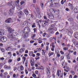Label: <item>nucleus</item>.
Here are the masks:
<instances>
[{"mask_svg": "<svg viewBox=\"0 0 78 78\" xmlns=\"http://www.w3.org/2000/svg\"><path fill=\"white\" fill-rule=\"evenodd\" d=\"M51 1H49L47 2V3L49 4V5H50L51 6V5H53L52 4H51Z\"/></svg>", "mask_w": 78, "mask_h": 78, "instance_id": "nucleus-23", "label": "nucleus"}, {"mask_svg": "<svg viewBox=\"0 0 78 78\" xmlns=\"http://www.w3.org/2000/svg\"><path fill=\"white\" fill-rule=\"evenodd\" d=\"M63 50H65L66 51L67 50H68V48L67 47H65L63 48Z\"/></svg>", "mask_w": 78, "mask_h": 78, "instance_id": "nucleus-37", "label": "nucleus"}, {"mask_svg": "<svg viewBox=\"0 0 78 78\" xmlns=\"http://www.w3.org/2000/svg\"><path fill=\"white\" fill-rule=\"evenodd\" d=\"M35 36H36V35L35 34H34L32 37V39H33L34 38V37H35Z\"/></svg>", "mask_w": 78, "mask_h": 78, "instance_id": "nucleus-52", "label": "nucleus"}, {"mask_svg": "<svg viewBox=\"0 0 78 78\" xmlns=\"http://www.w3.org/2000/svg\"><path fill=\"white\" fill-rule=\"evenodd\" d=\"M73 27H76L78 28V24H76L75 23H73V25H72Z\"/></svg>", "mask_w": 78, "mask_h": 78, "instance_id": "nucleus-21", "label": "nucleus"}, {"mask_svg": "<svg viewBox=\"0 0 78 78\" xmlns=\"http://www.w3.org/2000/svg\"><path fill=\"white\" fill-rule=\"evenodd\" d=\"M21 70H23V67L22 66H21L20 67Z\"/></svg>", "mask_w": 78, "mask_h": 78, "instance_id": "nucleus-31", "label": "nucleus"}, {"mask_svg": "<svg viewBox=\"0 0 78 78\" xmlns=\"http://www.w3.org/2000/svg\"><path fill=\"white\" fill-rule=\"evenodd\" d=\"M24 12L27 15H28V14H29V12H28V11L27 9H25L24 10Z\"/></svg>", "mask_w": 78, "mask_h": 78, "instance_id": "nucleus-18", "label": "nucleus"}, {"mask_svg": "<svg viewBox=\"0 0 78 78\" xmlns=\"http://www.w3.org/2000/svg\"><path fill=\"white\" fill-rule=\"evenodd\" d=\"M5 22L6 23H9L12 22V21L11 20H6Z\"/></svg>", "mask_w": 78, "mask_h": 78, "instance_id": "nucleus-16", "label": "nucleus"}, {"mask_svg": "<svg viewBox=\"0 0 78 78\" xmlns=\"http://www.w3.org/2000/svg\"><path fill=\"white\" fill-rule=\"evenodd\" d=\"M39 58H40L39 57L37 56L35 58V59L36 60H37V59H39Z\"/></svg>", "mask_w": 78, "mask_h": 78, "instance_id": "nucleus-44", "label": "nucleus"}, {"mask_svg": "<svg viewBox=\"0 0 78 78\" xmlns=\"http://www.w3.org/2000/svg\"><path fill=\"white\" fill-rule=\"evenodd\" d=\"M42 40H39L38 41V42L39 44H41L42 43Z\"/></svg>", "mask_w": 78, "mask_h": 78, "instance_id": "nucleus-32", "label": "nucleus"}, {"mask_svg": "<svg viewBox=\"0 0 78 78\" xmlns=\"http://www.w3.org/2000/svg\"><path fill=\"white\" fill-rule=\"evenodd\" d=\"M64 56H61L60 58L61 62V61H62V60H64Z\"/></svg>", "mask_w": 78, "mask_h": 78, "instance_id": "nucleus-27", "label": "nucleus"}, {"mask_svg": "<svg viewBox=\"0 0 78 78\" xmlns=\"http://www.w3.org/2000/svg\"><path fill=\"white\" fill-rule=\"evenodd\" d=\"M74 35L75 38L78 39V32H76Z\"/></svg>", "mask_w": 78, "mask_h": 78, "instance_id": "nucleus-10", "label": "nucleus"}, {"mask_svg": "<svg viewBox=\"0 0 78 78\" xmlns=\"http://www.w3.org/2000/svg\"><path fill=\"white\" fill-rule=\"evenodd\" d=\"M42 51H43V52L42 53V55H45V50H44L43 49H42Z\"/></svg>", "mask_w": 78, "mask_h": 78, "instance_id": "nucleus-24", "label": "nucleus"}, {"mask_svg": "<svg viewBox=\"0 0 78 78\" xmlns=\"http://www.w3.org/2000/svg\"><path fill=\"white\" fill-rule=\"evenodd\" d=\"M17 61H20V58H18L17 59Z\"/></svg>", "mask_w": 78, "mask_h": 78, "instance_id": "nucleus-62", "label": "nucleus"}, {"mask_svg": "<svg viewBox=\"0 0 78 78\" xmlns=\"http://www.w3.org/2000/svg\"><path fill=\"white\" fill-rule=\"evenodd\" d=\"M40 6H41L42 9H43V8H44V5L43 3H41L40 4Z\"/></svg>", "mask_w": 78, "mask_h": 78, "instance_id": "nucleus-28", "label": "nucleus"}, {"mask_svg": "<svg viewBox=\"0 0 78 78\" xmlns=\"http://www.w3.org/2000/svg\"><path fill=\"white\" fill-rule=\"evenodd\" d=\"M28 60H27L26 62V63H25V66L26 67H27L28 66L27 64H28Z\"/></svg>", "mask_w": 78, "mask_h": 78, "instance_id": "nucleus-26", "label": "nucleus"}, {"mask_svg": "<svg viewBox=\"0 0 78 78\" xmlns=\"http://www.w3.org/2000/svg\"><path fill=\"white\" fill-rule=\"evenodd\" d=\"M10 75H12V71H10L9 72Z\"/></svg>", "mask_w": 78, "mask_h": 78, "instance_id": "nucleus-63", "label": "nucleus"}, {"mask_svg": "<svg viewBox=\"0 0 78 78\" xmlns=\"http://www.w3.org/2000/svg\"><path fill=\"white\" fill-rule=\"evenodd\" d=\"M7 29H8V31L9 32L7 34V37L10 39H11L10 41H12L17 40L18 38H17L15 37H14L16 36L17 33L16 32H13L14 30H13L11 28V27L7 26Z\"/></svg>", "mask_w": 78, "mask_h": 78, "instance_id": "nucleus-1", "label": "nucleus"}, {"mask_svg": "<svg viewBox=\"0 0 78 78\" xmlns=\"http://www.w3.org/2000/svg\"><path fill=\"white\" fill-rule=\"evenodd\" d=\"M48 17L51 19H54V16H53L51 14H49L48 15Z\"/></svg>", "mask_w": 78, "mask_h": 78, "instance_id": "nucleus-17", "label": "nucleus"}, {"mask_svg": "<svg viewBox=\"0 0 78 78\" xmlns=\"http://www.w3.org/2000/svg\"><path fill=\"white\" fill-rule=\"evenodd\" d=\"M16 53L17 54V55H19V51H16Z\"/></svg>", "mask_w": 78, "mask_h": 78, "instance_id": "nucleus-48", "label": "nucleus"}, {"mask_svg": "<svg viewBox=\"0 0 78 78\" xmlns=\"http://www.w3.org/2000/svg\"><path fill=\"white\" fill-rule=\"evenodd\" d=\"M15 6L16 7L17 9H19V5H15Z\"/></svg>", "mask_w": 78, "mask_h": 78, "instance_id": "nucleus-42", "label": "nucleus"}, {"mask_svg": "<svg viewBox=\"0 0 78 78\" xmlns=\"http://www.w3.org/2000/svg\"><path fill=\"white\" fill-rule=\"evenodd\" d=\"M15 3L16 5H19V0L16 1Z\"/></svg>", "mask_w": 78, "mask_h": 78, "instance_id": "nucleus-22", "label": "nucleus"}, {"mask_svg": "<svg viewBox=\"0 0 78 78\" xmlns=\"http://www.w3.org/2000/svg\"><path fill=\"white\" fill-rule=\"evenodd\" d=\"M46 34H47V33L45 32L44 33L43 35V37H45V35H46Z\"/></svg>", "mask_w": 78, "mask_h": 78, "instance_id": "nucleus-45", "label": "nucleus"}, {"mask_svg": "<svg viewBox=\"0 0 78 78\" xmlns=\"http://www.w3.org/2000/svg\"><path fill=\"white\" fill-rule=\"evenodd\" d=\"M46 72L48 76H49L50 75V69L49 67L46 68Z\"/></svg>", "mask_w": 78, "mask_h": 78, "instance_id": "nucleus-4", "label": "nucleus"}, {"mask_svg": "<svg viewBox=\"0 0 78 78\" xmlns=\"http://www.w3.org/2000/svg\"><path fill=\"white\" fill-rule=\"evenodd\" d=\"M5 60V58L4 57H2L0 58V60L1 61H3V60Z\"/></svg>", "mask_w": 78, "mask_h": 78, "instance_id": "nucleus-41", "label": "nucleus"}, {"mask_svg": "<svg viewBox=\"0 0 78 78\" xmlns=\"http://www.w3.org/2000/svg\"><path fill=\"white\" fill-rule=\"evenodd\" d=\"M3 66V64L2 63H0V67H1V66Z\"/></svg>", "mask_w": 78, "mask_h": 78, "instance_id": "nucleus-59", "label": "nucleus"}, {"mask_svg": "<svg viewBox=\"0 0 78 78\" xmlns=\"http://www.w3.org/2000/svg\"><path fill=\"white\" fill-rule=\"evenodd\" d=\"M34 25H35V23H34L33 25H32V28H35L36 27V26Z\"/></svg>", "mask_w": 78, "mask_h": 78, "instance_id": "nucleus-49", "label": "nucleus"}, {"mask_svg": "<svg viewBox=\"0 0 78 78\" xmlns=\"http://www.w3.org/2000/svg\"><path fill=\"white\" fill-rule=\"evenodd\" d=\"M2 41L3 42H6L7 41V38L5 37H2Z\"/></svg>", "mask_w": 78, "mask_h": 78, "instance_id": "nucleus-7", "label": "nucleus"}, {"mask_svg": "<svg viewBox=\"0 0 78 78\" xmlns=\"http://www.w3.org/2000/svg\"><path fill=\"white\" fill-rule=\"evenodd\" d=\"M49 32L51 33H52L53 31V29L51 28L49 30Z\"/></svg>", "mask_w": 78, "mask_h": 78, "instance_id": "nucleus-30", "label": "nucleus"}, {"mask_svg": "<svg viewBox=\"0 0 78 78\" xmlns=\"http://www.w3.org/2000/svg\"><path fill=\"white\" fill-rule=\"evenodd\" d=\"M69 54H68L67 55H66V57L67 59H70V57L69 56Z\"/></svg>", "mask_w": 78, "mask_h": 78, "instance_id": "nucleus-33", "label": "nucleus"}, {"mask_svg": "<svg viewBox=\"0 0 78 78\" xmlns=\"http://www.w3.org/2000/svg\"><path fill=\"white\" fill-rule=\"evenodd\" d=\"M5 32L2 29H0V35L1 36H3L5 34Z\"/></svg>", "mask_w": 78, "mask_h": 78, "instance_id": "nucleus-9", "label": "nucleus"}, {"mask_svg": "<svg viewBox=\"0 0 78 78\" xmlns=\"http://www.w3.org/2000/svg\"><path fill=\"white\" fill-rule=\"evenodd\" d=\"M73 54L74 55H76V51L74 52Z\"/></svg>", "mask_w": 78, "mask_h": 78, "instance_id": "nucleus-60", "label": "nucleus"}, {"mask_svg": "<svg viewBox=\"0 0 78 78\" xmlns=\"http://www.w3.org/2000/svg\"><path fill=\"white\" fill-rule=\"evenodd\" d=\"M70 7H71V10H73L74 8H73V5L70 6Z\"/></svg>", "mask_w": 78, "mask_h": 78, "instance_id": "nucleus-43", "label": "nucleus"}, {"mask_svg": "<svg viewBox=\"0 0 78 78\" xmlns=\"http://www.w3.org/2000/svg\"><path fill=\"white\" fill-rule=\"evenodd\" d=\"M26 30H27V32H26V33L23 35V37L25 39H27V38H28V33H30V28L28 27H26L24 28V31H25Z\"/></svg>", "mask_w": 78, "mask_h": 78, "instance_id": "nucleus-3", "label": "nucleus"}, {"mask_svg": "<svg viewBox=\"0 0 78 78\" xmlns=\"http://www.w3.org/2000/svg\"><path fill=\"white\" fill-rule=\"evenodd\" d=\"M13 56H16V53H13Z\"/></svg>", "mask_w": 78, "mask_h": 78, "instance_id": "nucleus-64", "label": "nucleus"}, {"mask_svg": "<svg viewBox=\"0 0 78 78\" xmlns=\"http://www.w3.org/2000/svg\"><path fill=\"white\" fill-rule=\"evenodd\" d=\"M34 41H30V43H34Z\"/></svg>", "mask_w": 78, "mask_h": 78, "instance_id": "nucleus-61", "label": "nucleus"}, {"mask_svg": "<svg viewBox=\"0 0 78 78\" xmlns=\"http://www.w3.org/2000/svg\"><path fill=\"white\" fill-rule=\"evenodd\" d=\"M74 12H76L77 13H78V9L77 7H76L74 8Z\"/></svg>", "mask_w": 78, "mask_h": 78, "instance_id": "nucleus-13", "label": "nucleus"}, {"mask_svg": "<svg viewBox=\"0 0 78 78\" xmlns=\"http://www.w3.org/2000/svg\"><path fill=\"white\" fill-rule=\"evenodd\" d=\"M45 23H44V24L42 25V27H46L47 24L49 22V20H46L45 21Z\"/></svg>", "mask_w": 78, "mask_h": 78, "instance_id": "nucleus-5", "label": "nucleus"}, {"mask_svg": "<svg viewBox=\"0 0 78 78\" xmlns=\"http://www.w3.org/2000/svg\"><path fill=\"white\" fill-rule=\"evenodd\" d=\"M61 3L62 5H64V0H62V1H61Z\"/></svg>", "mask_w": 78, "mask_h": 78, "instance_id": "nucleus-53", "label": "nucleus"}, {"mask_svg": "<svg viewBox=\"0 0 78 78\" xmlns=\"http://www.w3.org/2000/svg\"><path fill=\"white\" fill-rule=\"evenodd\" d=\"M23 61H25L26 60V58L24 56H23Z\"/></svg>", "mask_w": 78, "mask_h": 78, "instance_id": "nucleus-46", "label": "nucleus"}, {"mask_svg": "<svg viewBox=\"0 0 78 78\" xmlns=\"http://www.w3.org/2000/svg\"><path fill=\"white\" fill-rule=\"evenodd\" d=\"M0 49L2 52L4 53V52H5V49H4L3 48H1Z\"/></svg>", "mask_w": 78, "mask_h": 78, "instance_id": "nucleus-34", "label": "nucleus"}, {"mask_svg": "<svg viewBox=\"0 0 78 78\" xmlns=\"http://www.w3.org/2000/svg\"><path fill=\"white\" fill-rule=\"evenodd\" d=\"M72 5H73L71 3H69L68 4V6H71Z\"/></svg>", "mask_w": 78, "mask_h": 78, "instance_id": "nucleus-57", "label": "nucleus"}, {"mask_svg": "<svg viewBox=\"0 0 78 78\" xmlns=\"http://www.w3.org/2000/svg\"><path fill=\"white\" fill-rule=\"evenodd\" d=\"M5 50L7 51H11V50H12V48L11 47L9 46L7 48H6Z\"/></svg>", "mask_w": 78, "mask_h": 78, "instance_id": "nucleus-14", "label": "nucleus"}, {"mask_svg": "<svg viewBox=\"0 0 78 78\" xmlns=\"http://www.w3.org/2000/svg\"><path fill=\"white\" fill-rule=\"evenodd\" d=\"M73 33V30H70L69 31L68 33V36H71L72 35Z\"/></svg>", "mask_w": 78, "mask_h": 78, "instance_id": "nucleus-6", "label": "nucleus"}, {"mask_svg": "<svg viewBox=\"0 0 78 78\" xmlns=\"http://www.w3.org/2000/svg\"><path fill=\"white\" fill-rule=\"evenodd\" d=\"M54 54V52H53L50 51L48 53V55H49V57H50L51 56H52V55H53Z\"/></svg>", "mask_w": 78, "mask_h": 78, "instance_id": "nucleus-15", "label": "nucleus"}, {"mask_svg": "<svg viewBox=\"0 0 78 78\" xmlns=\"http://www.w3.org/2000/svg\"><path fill=\"white\" fill-rule=\"evenodd\" d=\"M32 76H33V77H34V78H35L36 77V74H35L33 73L32 74Z\"/></svg>", "mask_w": 78, "mask_h": 78, "instance_id": "nucleus-35", "label": "nucleus"}, {"mask_svg": "<svg viewBox=\"0 0 78 78\" xmlns=\"http://www.w3.org/2000/svg\"><path fill=\"white\" fill-rule=\"evenodd\" d=\"M20 3L21 4V5H22L23 4H24V3H25V2L22 1L20 2Z\"/></svg>", "mask_w": 78, "mask_h": 78, "instance_id": "nucleus-40", "label": "nucleus"}, {"mask_svg": "<svg viewBox=\"0 0 78 78\" xmlns=\"http://www.w3.org/2000/svg\"><path fill=\"white\" fill-rule=\"evenodd\" d=\"M10 69H11V66H8L7 69L10 70Z\"/></svg>", "mask_w": 78, "mask_h": 78, "instance_id": "nucleus-56", "label": "nucleus"}, {"mask_svg": "<svg viewBox=\"0 0 78 78\" xmlns=\"http://www.w3.org/2000/svg\"><path fill=\"white\" fill-rule=\"evenodd\" d=\"M34 19V16L33 15H31V16L30 17H28V20H31V19Z\"/></svg>", "mask_w": 78, "mask_h": 78, "instance_id": "nucleus-20", "label": "nucleus"}, {"mask_svg": "<svg viewBox=\"0 0 78 78\" xmlns=\"http://www.w3.org/2000/svg\"><path fill=\"white\" fill-rule=\"evenodd\" d=\"M25 49L24 48H22L20 49L19 51L20 53H22L23 52H24V51H25Z\"/></svg>", "mask_w": 78, "mask_h": 78, "instance_id": "nucleus-12", "label": "nucleus"}, {"mask_svg": "<svg viewBox=\"0 0 78 78\" xmlns=\"http://www.w3.org/2000/svg\"><path fill=\"white\" fill-rule=\"evenodd\" d=\"M63 74H64V76H66V75H67V73H66L65 72H64L63 73Z\"/></svg>", "mask_w": 78, "mask_h": 78, "instance_id": "nucleus-58", "label": "nucleus"}, {"mask_svg": "<svg viewBox=\"0 0 78 78\" xmlns=\"http://www.w3.org/2000/svg\"><path fill=\"white\" fill-rule=\"evenodd\" d=\"M46 37H50V34H47Z\"/></svg>", "mask_w": 78, "mask_h": 78, "instance_id": "nucleus-50", "label": "nucleus"}, {"mask_svg": "<svg viewBox=\"0 0 78 78\" xmlns=\"http://www.w3.org/2000/svg\"><path fill=\"white\" fill-rule=\"evenodd\" d=\"M17 15L18 16H19V17H21V16L23 15L22 11H20L19 12L17 13Z\"/></svg>", "mask_w": 78, "mask_h": 78, "instance_id": "nucleus-8", "label": "nucleus"}, {"mask_svg": "<svg viewBox=\"0 0 78 78\" xmlns=\"http://www.w3.org/2000/svg\"><path fill=\"white\" fill-rule=\"evenodd\" d=\"M35 9L37 13H39V12H40V9L38 5L37 6V7L35 8Z\"/></svg>", "mask_w": 78, "mask_h": 78, "instance_id": "nucleus-11", "label": "nucleus"}, {"mask_svg": "<svg viewBox=\"0 0 78 78\" xmlns=\"http://www.w3.org/2000/svg\"><path fill=\"white\" fill-rule=\"evenodd\" d=\"M8 5L10 6H12V7L11 8V9L9 11V14H12L16 7L15 2L13 1H12L11 2H9L8 3Z\"/></svg>", "mask_w": 78, "mask_h": 78, "instance_id": "nucleus-2", "label": "nucleus"}, {"mask_svg": "<svg viewBox=\"0 0 78 78\" xmlns=\"http://www.w3.org/2000/svg\"><path fill=\"white\" fill-rule=\"evenodd\" d=\"M62 46H64L65 47H66V44L63 43L62 44Z\"/></svg>", "mask_w": 78, "mask_h": 78, "instance_id": "nucleus-54", "label": "nucleus"}, {"mask_svg": "<svg viewBox=\"0 0 78 78\" xmlns=\"http://www.w3.org/2000/svg\"><path fill=\"white\" fill-rule=\"evenodd\" d=\"M8 66L6 65H5L4 66V68L5 69H7V70H8Z\"/></svg>", "mask_w": 78, "mask_h": 78, "instance_id": "nucleus-36", "label": "nucleus"}, {"mask_svg": "<svg viewBox=\"0 0 78 78\" xmlns=\"http://www.w3.org/2000/svg\"><path fill=\"white\" fill-rule=\"evenodd\" d=\"M31 64V66H33L34 65V62H32V63H30Z\"/></svg>", "mask_w": 78, "mask_h": 78, "instance_id": "nucleus-47", "label": "nucleus"}, {"mask_svg": "<svg viewBox=\"0 0 78 78\" xmlns=\"http://www.w3.org/2000/svg\"><path fill=\"white\" fill-rule=\"evenodd\" d=\"M33 54V51H31L29 53V55L30 56H31Z\"/></svg>", "mask_w": 78, "mask_h": 78, "instance_id": "nucleus-25", "label": "nucleus"}, {"mask_svg": "<svg viewBox=\"0 0 78 78\" xmlns=\"http://www.w3.org/2000/svg\"><path fill=\"white\" fill-rule=\"evenodd\" d=\"M57 75L58 76H59L60 74H59V69L57 70Z\"/></svg>", "mask_w": 78, "mask_h": 78, "instance_id": "nucleus-38", "label": "nucleus"}, {"mask_svg": "<svg viewBox=\"0 0 78 78\" xmlns=\"http://www.w3.org/2000/svg\"><path fill=\"white\" fill-rule=\"evenodd\" d=\"M52 60L54 61V64H55V65H56V61H55V59L53 58H52Z\"/></svg>", "mask_w": 78, "mask_h": 78, "instance_id": "nucleus-29", "label": "nucleus"}, {"mask_svg": "<svg viewBox=\"0 0 78 78\" xmlns=\"http://www.w3.org/2000/svg\"><path fill=\"white\" fill-rule=\"evenodd\" d=\"M48 46H47L46 47V50H48Z\"/></svg>", "mask_w": 78, "mask_h": 78, "instance_id": "nucleus-51", "label": "nucleus"}, {"mask_svg": "<svg viewBox=\"0 0 78 78\" xmlns=\"http://www.w3.org/2000/svg\"><path fill=\"white\" fill-rule=\"evenodd\" d=\"M60 52L61 54H62V55H64V52L63 51H60Z\"/></svg>", "mask_w": 78, "mask_h": 78, "instance_id": "nucleus-55", "label": "nucleus"}, {"mask_svg": "<svg viewBox=\"0 0 78 78\" xmlns=\"http://www.w3.org/2000/svg\"><path fill=\"white\" fill-rule=\"evenodd\" d=\"M68 51L69 53H73V50L71 51V50H68Z\"/></svg>", "mask_w": 78, "mask_h": 78, "instance_id": "nucleus-39", "label": "nucleus"}, {"mask_svg": "<svg viewBox=\"0 0 78 78\" xmlns=\"http://www.w3.org/2000/svg\"><path fill=\"white\" fill-rule=\"evenodd\" d=\"M8 75V73L7 72H5L4 73L3 76V78H7L6 75Z\"/></svg>", "mask_w": 78, "mask_h": 78, "instance_id": "nucleus-19", "label": "nucleus"}]
</instances>
